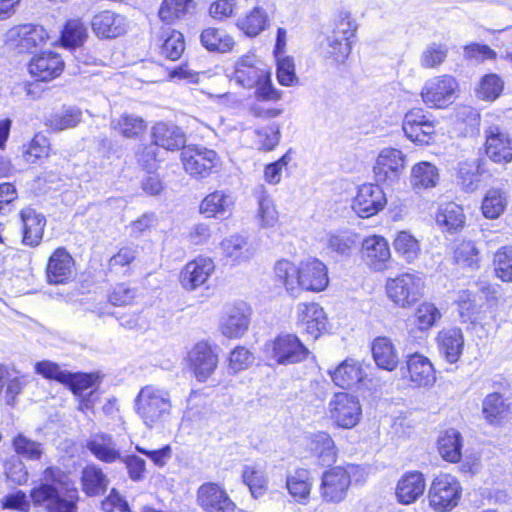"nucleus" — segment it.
Instances as JSON below:
<instances>
[{"instance_id": "obj_1", "label": "nucleus", "mask_w": 512, "mask_h": 512, "mask_svg": "<svg viewBox=\"0 0 512 512\" xmlns=\"http://www.w3.org/2000/svg\"><path fill=\"white\" fill-rule=\"evenodd\" d=\"M134 408L147 428H164L173 412L170 391L154 384L145 385L135 397Z\"/></svg>"}, {"instance_id": "obj_2", "label": "nucleus", "mask_w": 512, "mask_h": 512, "mask_svg": "<svg viewBox=\"0 0 512 512\" xmlns=\"http://www.w3.org/2000/svg\"><path fill=\"white\" fill-rule=\"evenodd\" d=\"M67 475L60 469L49 467L44 471L46 483L32 489L30 496L35 505L44 506L47 512H76V490L65 497L56 485L67 486Z\"/></svg>"}, {"instance_id": "obj_3", "label": "nucleus", "mask_w": 512, "mask_h": 512, "mask_svg": "<svg viewBox=\"0 0 512 512\" xmlns=\"http://www.w3.org/2000/svg\"><path fill=\"white\" fill-rule=\"evenodd\" d=\"M424 281L412 273H403L386 283L388 298L398 307L410 308L423 296Z\"/></svg>"}, {"instance_id": "obj_4", "label": "nucleus", "mask_w": 512, "mask_h": 512, "mask_svg": "<svg viewBox=\"0 0 512 512\" xmlns=\"http://www.w3.org/2000/svg\"><path fill=\"white\" fill-rule=\"evenodd\" d=\"M461 494L462 487L456 477L440 474L430 485L429 505L438 512L451 511L458 505Z\"/></svg>"}, {"instance_id": "obj_5", "label": "nucleus", "mask_w": 512, "mask_h": 512, "mask_svg": "<svg viewBox=\"0 0 512 512\" xmlns=\"http://www.w3.org/2000/svg\"><path fill=\"white\" fill-rule=\"evenodd\" d=\"M266 356L277 364L289 365L305 360L309 354L308 349L297 336L282 334L265 345Z\"/></svg>"}, {"instance_id": "obj_6", "label": "nucleus", "mask_w": 512, "mask_h": 512, "mask_svg": "<svg viewBox=\"0 0 512 512\" xmlns=\"http://www.w3.org/2000/svg\"><path fill=\"white\" fill-rule=\"evenodd\" d=\"M330 418L342 428L350 429L358 424L362 409L357 396L346 392L335 393L328 403Z\"/></svg>"}, {"instance_id": "obj_7", "label": "nucleus", "mask_w": 512, "mask_h": 512, "mask_svg": "<svg viewBox=\"0 0 512 512\" xmlns=\"http://www.w3.org/2000/svg\"><path fill=\"white\" fill-rule=\"evenodd\" d=\"M184 170L192 177H208L219 164L217 153L204 146H187L181 153Z\"/></svg>"}, {"instance_id": "obj_8", "label": "nucleus", "mask_w": 512, "mask_h": 512, "mask_svg": "<svg viewBox=\"0 0 512 512\" xmlns=\"http://www.w3.org/2000/svg\"><path fill=\"white\" fill-rule=\"evenodd\" d=\"M406 166V156L396 148H384L380 151L373 166L375 180L391 186L397 183Z\"/></svg>"}, {"instance_id": "obj_9", "label": "nucleus", "mask_w": 512, "mask_h": 512, "mask_svg": "<svg viewBox=\"0 0 512 512\" xmlns=\"http://www.w3.org/2000/svg\"><path fill=\"white\" fill-rule=\"evenodd\" d=\"M48 39L47 31L40 25L22 24L7 30L5 44L18 52H30L41 47Z\"/></svg>"}, {"instance_id": "obj_10", "label": "nucleus", "mask_w": 512, "mask_h": 512, "mask_svg": "<svg viewBox=\"0 0 512 512\" xmlns=\"http://www.w3.org/2000/svg\"><path fill=\"white\" fill-rule=\"evenodd\" d=\"M458 83L450 75L435 76L427 80L422 87L423 102L431 108H443L452 102Z\"/></svg>"}, {"instance_id": "obj_11", "label": "nucleus", "mask_w": 512, "mask_h": 512, "mask_svg": "<svg viewBox=\"0 0 512 512\" xmlns=\"http://www.w3.org/2000/svg\"><path fill=\"white\" fill-rule=\"evenodd\" d=\"M269 72L268 67L255 54L248 53L235 62L231 80L245 89H253Z\"/></svg>"}, {"instance_id": "obj_12", "label": "nucleus", "mask_w": 512, "mask_h": 512, "mask_svg": "<svg viewBox=\"0 0 512 512\" xmlns=\"http://www.w3.org/2000/svg\"><path fill=\"white\" fill-rule=\"evenodd\" d=\"M349 488L348 474L342 466H335L322 474L319 494L323 503L339 504L346 499Z\"/></svg>"}, {"instance_id": "obj_13", "label": "nucleus", "mask_w": 512, "mask_h": 512, "mask_svg": "<svg viewBox=\"0 0 512 512\" xmlns=\"http://www.w3.org/2000/svg\"><path fill=\"white\" fill-rule=\"evenodd\" d=\"M214 271L215 264L211 258L197 257L183 267L179 282L186 291H195L207 283Z\"/></svg>"}, {"instance_id": "obj_14", "label": "nucleus", "mask_w": 512, "mask_h": 512, "mask_svg": "<svg viewBox=\"0 0 512 512\" xmlns=\"http://www.w3.org/2000/svg\"><path fill=\"white\" fill-rule=\"evenodd\" d=\"M402 129L411 141L428 144L435 132V125L422 109L417 108L405 114Z\"/></svg>"}, {"instance_id": "obj_15", "label": "nucleus", "mask_w": 512, "mask_h": 512, "mask_svg": "<svg viewBox=\"0 0 512 512\" xmlns=\"http://www.w3.org/2000/svg\"><path fill=\"white\" fill-rule=\"evenodd\" d=\"M197 502L206 512H234L236 504L225 489L216 483L202 484L197 491Z\"/></svg>"}, {"instance_id": "obj_16", "label": "nucleus", "mask_w": 512, "mask_h": 512, "mask_svg": "<svg viewBox=\"0 0 512 512\" xmlns=\"http://www.w3.org/2000/svg\"><path fill=\"white\" fill-rule=\"evenodd\" d=\"M485 152L495 163L506 164L512 161V138L497 125L485 131Z\"/></svg>"}, {"instance_id": "obj_17", "label": "nucleus", "mask_w": 512, "mask_h": 512, "mask_svg": "<svg viewBox=\"0 0 512 512\" xmlns=\"http://www.w3.org/2000/svg\"><path fill=\"white\" fill-rule=\"evenodd\" d=\"M250 325V310L245 304L229 307L220 318L219 331L229 339L245 335Z\"/></svg>"}, {"instance_id": "obj_18", "label": "nucleus", "mask_w": 512, "mask_h": 512, "mask_svg": "<svg viewBox=\"0 0 512 512\" xmlns=\"http://www.w3.org/2000/svg\"><path fill=\"white\" fill-rule=\"evenodd\" d=\"M386 205L383 190L378 184H363L353 201L352 208L362 218L377 214Z\"/></svg>"}, {"instance_id": "obj_19", "label": "nucleus", "mask_w": 512, "mask_h": 512, "mask_svg": "<svg viewBox=\"0 0 512 512\" xmlns=\"http://www.w3.org/2000/svg\"><path fill=\"white\" fill-rule=\"evenodd\" d=\"M189 362L198 381H206L215 371L218 356L206 342L197 343L189 352Z\"/></svg>"}, {"instance_id": "obj_20", "label": "nucleus", "mask_w": 512, "mask_h": 512, "mask_svg": "<svg viewBox=\"0 0 512 512\" xmlns=\"http://www.w3.org/2000/svg\"><path fill=\"white\" fill-rule=\"evenodd\" d=\"M300 290L320 292L329 283L327 268L323 262L309 258L300 262Z\"/></svg>"}, {"instance_id": "obj_21", "label": "nucleus", "mask_w": 512, "mask_h": 512, "mask_svg": "<svg viewBox=\"0 0 512 512\" xmlns=\"http://www.w3.org/2000/svg\"><path fill=\"white\" fill-rule=\"evenodd\" d=\"M74 271V259L65 248H57L49 257L46 267L49 283L64 284L74 276Z\"/></svg>"}, {"instance_id": "obj_22", "label": "nucleus", "mask_w": 512, "mask_h": 512, "mask_svg": "<svg viewBox=\"0 0 512 512\" xmlns=\"http://www.w3.org/2000/svg\"><path fill=\"white\" fill-rule=\"evenodd\" d=\"M63 68L61 57L53 52L36 55L28 64L29 73L38 81H50L58 77Z\"/></svg>"}, {"instance_id": "obj_23", "label": "nucleus", "mask_w": 512, "mask_h": 512, "mask_svg": "<svg viewBox=\"0 0 512 512\" xmlns=\"http://www.w3.org/2000/svg\"><path fill=\"white\" fill-rule=\"evenodd\" d=\"M362 257L373 270L381 271L385 269L391 257L388 242L385 238L377 235L365 238L362 242Z\"/></svg>"}, {"instance_id": "obj_24", "label": "nucleus", "mask_w": 512, "mask_h": 512, "mask_svg": "<svg viewBox=\"0 0 512 512\" xmlns=\"http://www.w3.org/2000/svg\"><path fill=\"white\" fill-rule=\"evenodd\" d=\"M235 198L225 190H216L208 194L200 204V213L206 217L228 218L234 209Z\"/></svg>"}, {"instance_id": "obj_25", "label": "nucleus", "mask_w": 512, "mask_h": 512, "mask_svg": "<svg viewBox=\"0 0 512 512\" xmlns=\"http://www.w3.org/2000/svg\"><path fill=\"white\" fill-rule=\"evenodd\" d=\"M93 32L100 38H116L127 30L126 18L111 11H102L96 14L92 21Z\"/></svg>"}, {"instance_id": "obj_26", "label": "nucleus", "mask_w": 512, "mask_h": 512, "mask_svg": "<svg viewBox=\"0 0 512 512\" xmlns=\"http://www.w3.org/2000/svg\"><path fill=\"white\" fill-rule=\"evenodd\" d=\"M298 325L307 334L317 338L325 329L326 316L323 308L317 303H300L297 307Z\"/></svg>"}, {"instance_id": "obj_27", "label": "nucleus", "mask_w": 512, "mask_h": 512, "mask_svg": "<svg viewBox=\"0 0 512 512\" xmlns=\"http://www.w3.org/2000/svg\"><path fill=\"white\" fill-rule=\"evenodd\" d=\"M20 216L23 225L22 243L30 247L38 246L43 238L46 226L44 215L36 212L33 208L27 207L21 210Z\"/></svg>"}, {"instance_id": "obj_28", "label": "nucleus", "mask_w": 512, "mask_h": 512, "mask_svg": "<svg viewBox=\"0 0 512 512\" xmlns=\"http://www.w3.org/2000/svg\"><path fill=\"white\" fill-rule=\"evenodd\" d=\"M86 447L99 461L114 463L122 460L120 449L110 434L96 433L92 435L87 441Z\"/></svg>"}, {"instance_id": "obj_29", "label": "nucleus", "mask_w": 512, "mask_h": 512, "mask_svg": "<svg viewBox=\"0 0 512 512\" xmlns=\"http://www.w3.org/2000/svg\"><path fill=\"white\" fill-rule=\"evenodd\" d=\"M426 483L422 473H405L396 486L397 500L404 505L414 503L425 491Z\"/></svg>"}, {"instance_id": "obj_30", "label": "nucleus", "mask_w": 512, "mask_h": 512, "mask_svg": "<svg viewBox=\"0 0 512 512\" xmlns=\"http://www.w3.org/2000/svg\"><path fill=\"white\" fill-rule=\"evenodd\" d=\"M270 23L267 11L261 6H255L237 20L236 26L247 37L255 38L269 29Z\"/></svg>"}, {"instance_id": "obj_31", "label": "nucleus", "mask_w": 512, "mask_h": 512, "mask_svg": "<svg viewBox=\"0 0 512 512\" xmlns=\"http://www.w3.org/2000/svg\"><path fill=\"white\" fill-rule=\"evenodd\" d=\"M152 140L165 150L175 151L185 147V135L182 130L164 122L155 124L152 128Z\"/></svg>"}, {"instance_id": "obj_32", "label": "nucleus", "mask_w": 512, "mask_h": 512, "mask_svg": "<svg viewBox=\"0 0 512 512\" xmlns=\"http://www.w3.org/2000/svg\"><path fill=\"white\" fill-rule=\"evenodd\" d=\"M409 378L418 387L432 386L436 380L435 371L430 360L415 353L407 360Z\"/></svg>"}, {"instance_id": "obj_33", "label": "nucleus", "mask_w": 512, "mask_h": 512, "mask_svg": "<svg viewBox=\"0 0 512 512\" xmlns=\"http://www.w3.org/2000/svg\"><path fill=\"white\" fill-rule=\"evenodd\" d=\"M220 249L225 258L233 263H243L250 260L254 255V248L248 239L242 235H231L222 240Z\"/></svg>"}, {"instance_id": "obj_34", "label": "nucleus", "mask_w": 512, "mask_h": 512, "mask_svg": "<svg viewBox=\"0 0 512 512\" xmlns=\"http://www.w3.org/2000/svg\"><path fill=\"white\" fill-rule=\"evenodd\" d=\"M437 342L441 354L449 363L459 360L464 347V337L459 328L444 329L438 333Z\"/></svg>"}, {"instance_id": "obj_35", "label": "nucleus", "mask_w": 512, "mask_h": 512, "mask_svg": "<svg viewBox=\"0 0 512 512\" xmlns=\"http://www.w3.org/2000/svg\"><path fill=\"white\" fill-rule=\"evenodd\" d=\"M312 486L311 472L305 468H297L286 478V488L289 494L300 504L308 502Z\"/></svg>"}, {"instance_id": "obj_36", "label": "nucleus", "mask_w": 512, "mask_h": 512, "mask_svg": "<svg viewBox=\"0 0 512 512\" xmlns=\"http://www.w3.org/2000/svg\"><path fill=\"white\" fill-rule=\"evenodd\" d=\"M329 374L334 384L344 389L352 388L363 379L360 363L351 358L344 360Z\"/></svg>"}, {"instance_id": "obj_37", "label": "nucleus", "mask_w": 512, "mask_h": 512, "mask_svg": "<svg viewBox=\"0 0 512 512\" xmlns=\"http://www.w3.org/2000/svg\"><path fill=\"white\" fill-rule=\"evenodd\" d=\"M201 45L210 52L227 53L233 50L235 41L225 31L208 27L200 34Z\"/></svg>"}, {"instance_id": "obj_38", "label": "nucleus", "mask_w": 512, "mask_h": 512, "mask_svg": "<svg viewBox=\"0 0 512 512\" xmlns=\"http://www.w3.org/2000/svg\"><path fill=\"white\" fill-rule=\"evenodd\" d=\"M372 354L379 368L393 371L397 367L398 354L389 338H376L372 344Z\"/></svg>"}, {"instance_id": "obj_39", "label": "nucleus", "mask_w": 512, "mask_h": 512, "mask_svg": "<svg viewBox=\"0 0 512 512\" xmlns=\"http://www.w3.org/2000/svg\"><path fill=\"white\" fill-rule=\"evenodd\" d=\"M352 51V42L337 38L333 35L326 37L321 48L322 57L333 65H342L346 62Z\"/></svg>"}, {"instance_id": "obj_40", "label": "nucleus", "mask_w": 512, "mask_h": 512, "mask_svg": "<svg viewBox=\"0 0 512 512\" xmlns=\"http://www.w3.org/2000/svg\"><path fill=\"white\" fill-rule=\"evenodd\" d=\"M439 181V172L430 162H420L412 167L411 185L414 190L420 192L433 188Z\"/></svg>"}, {"instance_id": "obj_41", "label": "nucleus", "mask_w": 512, "mask_h": 512, "mask_svg": "<svg viewBox=\"0 0 512 512\" xmlns=\"http://www.w3.org/2000/svg\"><path fill=\"white\" fill-rule=\"evenodd\" d=\"M438 452L448 462L457 463L461 459L462 436L455 429L446 430L438 439Z\"/></svg>"}, {"instance_id": "obj_42", "label": "nucleus", "mask_w": 512, "mask_h": 512, "mask_svg": "<svg viewBox=\"0 0 512 512\" xmlns=\"http://www.w3.org/2000/svg\"><path fill=\"white\" fill-rule=\"evenodd\" d=\"M436 222L449 232L458 231L465 223L462 207L454 202L441 205L436 214Z\"/></svg>"}, {"instance_id": "obj_43", "label": "nucleus", "mask_w": 512, "mask_h": 512, "mask_svg": "<svg viewBox=\"0 0 512 512\" xmlns=\"http://www.w3.org/2000/svg\"><path fill=\"white\" fill-rule=\"evenodd\" d=\"M242 478L254 498H258L265 493L268 480L263 465L254 463L244 466Z\"/></svg>"}, {"instance_id": "obj_44", "label": "nucleus", "mask_w": 512, "mask_h": 512, "mask_svg": "<svg viewBox=\"0 0 512 512\" xmlns=\"http://www.w3.org/2000/svg\"><path fill=\"white\" fill-rule=\"evenodd\" d=\"M393 246L397 255L407 263H414L420 257L419 241L407 231L397 233Z\"/></svg>"}, {"instance_id": "obj_45", "label": "nucleus", "mask_w": 512, "mask_h": 512, "mask_svg": "<svg viewBox=\"0 0 512 512\" xmlns=\"http://www.w3.org/2000/svg\"><path fill=\"white\" fill-rule=\"evenodd\" d=\"M300 264L295 266L292 262L282 259L275 264L276 278L283 283L286 290L295 295L300 290Z\"/></svg>"}, {"instance_id": "obj_46", "label": "nucleus", "mask_w": 512, "mask_h": 512, "mask_svg": "<svg viewBox=\"0 0 512 512\" xmlns=\"http://www.w3.org/2000/svg\"><path fill=\"white\" fill-rule=\"evenodd\" d=\"M111 127L123 137L134 138L144 132L146 123L140 116L125 112L111 120Z\"/></svg>"}, {"instance_id": "obj_47", "label": "nucleus", "mask_w": 512, "mask_h": 512, "mask_svg": "<svg viewBox=\"0 0 512 512\" xmlns=\"http://www.w3.org/2000/svg\"><path fill=\"white\" fill-rule=\"evenodd\" d=\"M194 8V0H163L159 9V17L163 22L172 24L183 19Z\"/></svg>"}, {"instance_id": "obj_48", "label": "nucleus", "mask_w": 512, "mask_h": 512, "mask_svg": "<svg viewBox=\"0 0 512 512\" xmlns=\"http://www.w3.org/2000/svg\"><path fill=\"white\" fill-rule=\"evenodd\" d=\"M81 481L84 492L89 496L104 493L109 483L107 476L96 466H87L84 468Z\"/></svg>"}, {"instance_id": "obj_49", "label": "nucleus", "mask_w": 512, "mask_h": 512, "mask_svg": "<svg viewBox=\"0 0 512 512\" xmlns=\"http://www.w3.org/2000/svg\"><path fill=\"white\" fill-rule=\"evenodd\" d=\"M81 121V111L67 108L50 114L45 120V126L58 132L76 127Z\"/></svg>"}, {"instance_id": "obj_50", "label": "nucleus", "mask_w": 512, "mask_h": 512, "mask_svg": "<svg viewBox=\"0 0 512 512\" xmlns=\"http://www.w3.org/2000/svg\"><path fill=\"white\" fill-rule=\"evenodd\" d=\"M309 448L324 464H330L336 459L334 441L326 432L314 434L310 440Z\"/></svg>"}, {"instance_id": "obj_51", "label": "nucleus", "mask_w": 512, "mask_h": 512, "mask_svg": "<svg viewBox=\"0 0 512 512\" xmlns=\"http://www.w3.org/2000/svg\"><path fill=\"white\" fill-rule=\"evenodd\" d=\"M454 261L461 268H479V251L472 241H462L454 249Z\"/></svg>"}, {"instance_id": "obj_52", "label": "nucleus", "mask_w": 512, "mask_h": 512, "mask_svg": "<svg viewBox=\"0 0 512 512\" xmlns=\"http://www.w3.org/2000/svg\"><path fill=\"white\" fill-rule=\"evenodd\" d=\"M506 206V194L500 189L493 188L486 193L481 209L486 218L496 219L504 212Z\"/></svg>"}, {"instance_id": "obj_53", "label": "nucleus", "mask_w": 512, "mask_h": 512, "mask_svg": "<svg viewBox=\"0 0 512 512\" xmlns=\"http://www.w3.org/2000/svg\"><path fill=\"white\" fill-rule=\"evenodd\" d=\"M164 41L160 47V54L170 60H177L181 57L185 42L182 33L176 30L167 29L163 33Z\"/></svg>"}, {"instance_id": "obj_54", "label": "nucleus", "mask_w": 512, "mask_h": 512, "mask_svg": "<svg viewBox=\"0 0 512 512\" xmlns=\"http://www.w3.org/2000/svg\"><path fill=\"white\" fill-rule=\"evenodd\" d=\"M87 37V28L79 19L67 21L61 34L64 46L79 47Z\"/></svg>"}, {"instance_id": "obj_55", "label": "nucleus", "mask_w": 512, "mask_h": 512, "mask_svg": "<svg viewBox=\"0 0 512 512\" xmlns=\"http://www.w3.org/2000/svg\"><path fill=\"white\" fill-rule=\"evenodd\" d=\"M448 52L446 44L433 42L423 50L420 65L426 69L436 68L446 60Z\"/></svg>"}, {"instance_id": "obj_56", "label": "nucleus", "mask_w": 512, "mask_h": 512, "mask_svg": "<svg viewBox=\"0 0 512 512\" xmlns=\"http://www.w3.org/2000/svg\"><path fill=\"white\" fill-rule=\"evenodd\" d=\"M504 82L500 76L491 73L482 77L477 89V96L486 101H495L502 93Z\"/></svg>"}, {"instance_id": "obj_57", "label": "nucleus", "mask_w": 512, "mask_h": 512, "mask_svg": "<svg viewBox=\"0 0 512 512\" xmlns=\"http://www.w3.org/2000/svg\"><path fill=\"white\" fill-rule=\"evenodd\" d=\"M358 30V24L352 14L348 11H341L334 21V28L331 35L351 41Z\"/></svg>"}, {"instance_id": "obj_58", "label": "nucleus", "mask_w": 512, "mask_h": 512, "mask_svg": "<svg viewBox=\"0 0 512 512\" xmlns=\"http://www.w3.org/2000/svg\"><path fill=\"white\" fill-rule=\"evenodd\" d=\"M459 181L466 192L475 191L480 183V165L477 161L463 162L459 166Z\"/></svg>"}, {"instance_id": "obj_59", "label": "nucleus", "mask_w": 512, "mask_h": 512, "mask_svg": "<svg viewBox=\"0 0 512 512\" xmlns=\"http://www.w3.org/2000/svg\"><path fill=\"white\" fill-rule=\"evenodd\" d=\"M496 276L504 282H512V246L501 247L494 255Z\"/></svg>"}, {"instance_id": "obj_60", "label": "nucleus", "mask_w": 512, "mask_h": 512, "mask_svg": "<svg viewBox=\"0 0 512 512\" xmlns=\"http://www.w3.org/2000/svg\"><path fill=\"white\" fill-rule=\"evenodd\" d=\"M16 453L27 460H39L43 454L42 444L19 434L13 440Z\"/></svg>"}, {"instance_id": "obj_61", "label": "nucleus", "mask_w": 512, "mask_h": 512, "mask_svg": "<svg viewBox=\"0 0 512 512\" xmlns=\"http://www.w3.org/2000/svg\"><path fill=\"white\" fill-rule=\"evenodd\" d=\"M328 248L339 254H348L356 245V237L348 231L330 233L327 235Z\"/></svg>"}, {"instance_id": "obj_62", "label": "nucleus", "mask_w": 512, "mask_h": 512, "mask_svg": "<svg viewBox=\"0 0 512 512\" xmlns=\"http://www.w3.org/2000/svg\"><path fill=\"white\" fill-rule=\"evenodd\" d=\"M69 379L64 382L74 395L84 396L96 385L97 377L92 374L70 373Z\"/></svg>"}, {"instance_id": "obj_63", "label": "nucleus", "mask_w": 512, "mask_h": 512, "mask_svg": "<svg viewBox=\"0 0 512 512\" xmlns=\"http://www.w3.org/2000/svg\"><path fill=\"white\" fill-rule=\"evenodd\" d=\"M258 218L260 225L264 228L274 227L279 219V213L274 201L268 195H263L259 199Z\"/></svg>"}, {"instance_id": "obj_64", "label": "nucleus", "mask_w": 512, "mask_h": 512, "mask_svg": "<svg viewBox=\"0 0 512 512\" xmlns=\"http://www.w3.org/2000/svg\"><path fill=\"white\" fill-rule=\"evenodd\" d=\"M158 224V219L155 213L147 212L141 215L138 219L131 222L128 229L132 238L139 239L148 235Z\"/></svg>"}]
</instances>
